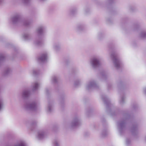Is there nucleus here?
Returning <instances> with one entry per match:
<instances>
[{
	"label": "nucleus",
	"instance_id": "obj_30",
	"mask_svg": "<svg viewBox=\"0 0 146 146\" xmlns=\"http://www.w3.org/2000/svg\"><path fill=\"white\" fill-rule=\"evenodd\" d=\"M33 74L35 75H37L38 73V71L36 70H34L33 71Z\"/></svg>",
	"mask_w": 146,
	"mask_h": 146
},
{
	"label": "nucleus",
	"instance_id": "obj_12",
	"mask_svg": "<svg viewBox=\"0 0 146 146\" xmlns=\"http://www.w3.org/2000/svg\"><path fill=\"white\" fill-rule=\"evenodd\" d=\"M39 86V84L36 82L33 83L31 86V89L33 91H37Z\"/></svg>",
	"mask_w": 146,
	"mask_h": 146
},
{
	"label": "nucleus",
	"instance_id": "obj_20",
	"mask_svg": "<svg viewBox=\"0 0 146 146\" xmlns=\"http://www.w3.org/2000/svg\"><path fill=\"white\" fill-rule=\"evenodd\" d=\"M140 36L142 38H146V31H142L140 34Z\"/></svg>",
	"mask_w": 146,
	"mask_h": 146
},
{
	"label": "nucleus",
	"instance_id": "obj_32",
	"mask_svg": "<svg viewBox=\"0 0 146 146\" xmlns=\"http://www.w3.org/2000/svg\"><path fill=\"white\" fill-rule=\"evenodd\" d=\"M112 88V85L111 84H109L108 86V90L111 89Z\"/></svg>",
	"mask_w": 146,
	"mask_h": 146
},
{
	"label": "nucleus",
	"instance_id": "obj_5",
	"mask_svg": "<svg viewBox=\"0 0 146 146\" xmlns=\"http://www.w3.org/2000/svg\"><path fill=\"white\" fill-rule=\"evenodd\" d=\"M80 119L78 116H76L73 119L70 125V127L74 128L79 126L80 124Z\"/></svg>",
	"mask_w": 146,
	"mask_h": 146
},
{
	"label": "nucleus",
	"instance_id": "obj_23",
	"mask_svg": "<svg viewBox=\"0 0 146 146\" xmlns=\"http://www.w3.org/2000/svg\"><path fill=\"white\" fill-rule=\"evenodd\" d=\"M108 133V132L107 130H103L102 132L101 136L102 137H104L107 135Z\"/></svg>",
	"mask_w": 146,
	"mask_h": 146
},
{
	"label": "nucleus",
	"instance_id": "obj_22",
	"mask_svg": "<svg viewBox=\"0 0 146 146\" xmlns=\"http://www.w3.org/2000/svg\"><path fill=\"white\" fill-rule=\"evenodd\" d=\"M54 146H59L60 145V141L59 139H55L53 142Z\"/></svg>",
	"mask_w": 146,
	"mask_h": 146
},
{
	"label": "nucleus",
	"instance_id": "obj_31",
	"mask_svg": "<svg viewBox=\"0 0 146 146\" xmlns=\"http://www.w3.org/2000/svg\"><path fill=\"white\" fill-rule=\"evenodd\" d=\"M31 0H23V2L25 4H27L29 3Z\"/></svg>",
	"mask_w": 146,
	"mask_h": 146
},
{
	"label": "nucleus",
	"instance_id": "obj_16",
	"mask_svg": "<svg viewBox=\"0 0 146 146\" xmlns=\"http://www.w3.org/2000/svg\"><path fill=\"white\" fill-rule=\"evenodd\" d=\"M131 131L133 135H135L138 132L137 128L136 125L134 126L132 128Z\"/></svg>",
	"mask_w": 146,
	"mask_h": 146
},
{
	"label": "nucleus",
	"instance_id": "obj_9",
	"mask_svg": "<svg viewBox=\"0 0 146 146\" xmlns=\"http://www.w3.org/2000/svg\"><path fill=\"white\" fill-rule=\"evenodd\" d=\"M47 135V133L44 131H40L37 133V137L39 140L45 138Z\"/></svg>",
	"mask_w": 146,
	"mask_h": 146
},
{
	"label": "nucleus",
	"instance_id": "obj_27",
	"mask_svg": "<svg viewBox=\"0 0 146 146\" xmlns=\"http://www.w3.org/2000/svg\"><path fill=\"white\" fill-rule=\"evenodd\" d=\"M80 81L78 80L75 82L74 85L75 86H76L80 84Z\"/></svg>",
	"mask_w": 146,
	"mask_h": 146
},
{
	"label": "nucleus",
	"instance_id": "obj_2",
	"mask_svg": "<svg viewBox=\"0 0 146 146\" xmlns=\"http://www.w3.org/2000/svg\"><path fill=\"white\" fill-rule=\"evenodd\" d=\"M110 56L115 68L117 69L120 68L122 64L118 57L117 53L114 51H113L111 54Z\"/></svg>",
	"mask_w": 146,
	"mask_h": 146
},
{
	"label": "nucleus",
	"instance_id": "obj_3",
	"mask_svg": "<svg viewBox=\"0 0 146 146\" xmlns=\"http://www.w3.org/2000/svg\"><path fill=\"white\" fill-rule=\"evenodd\" d=\"M38 107V105L35 102L26 103L24 106V108L27 110L35 111Z\"/></svg>",
	"mask_w": 146,
	"mask_h": 146
},
{
	"label": "nucleus",
	"instance_id": "obj_36",
	"mask_svg": "<svg viewBox=\"0 0 146 146\" xmlns=\"http://www.w3.org/2000/svg\"><path fill=\"white\" fill-rule=\"evenodd\" d=\"M138 27H139V26L138 25H136L135 26V28H136V29Z\"/></svg>",
	"mask_w": 146,
	"mask_h": 146
},
{
	"label": "nucleus",
	"instance_id": "obj_8",
	"mask_svg": "<svg viewBox=\"0 0 146 146\" xmlns=\"http://www.w3.org/2000/svg\"><path fill=\"white\" fill-rule=\"evenodd\" d=\"M46 27L44 25H40L37 29L36 32L40 36H42L44 34L46 30Z\"/></svg>",
	"mask_w": 146,
	"mask_h": 146
},
{
	"label": "nucleus",
	"instance_id": "obj_15",
	"mask_svg": "<svg viewBox=\"0 0 146 146\" xmlns=\"http://www.w3.org/2000/svg\"><path fill=\"white\" fill-rule=\"evenodd\" d=\"M102 98L104 103L107 104V106L109 105L110 104V102L108 99L105 96H102Z\"/></svg>",
	"mask_w": 146,
	"mask_h": 146
},
{
	"label": "nucleus",
	"instance_id": "obj_34",
	"mask_svg": "<svg viewBox=\"0 0 146 146\" xmlns=\"http://www.w3.org/2000/svg\"><path fill=\"white\" fill-rule=\"evenodd\" d=\"M143 91L145 94H146V88H143Z\"/></svg>",
	"mask_w": 146,
	"mask_h": 146
},
{
	"label": "nucleus",
	"instance_id": "obj_1",
	"mask_svg": "<svg viewBox=\"0 0 146 146\" xmlns=\"http://www.w3.org/2000/svg\"><path fill=\"white\" fill-rule=\"evenodd\" d=\"M12 23L13 25H17L21 24L26 26H29L31 25V21L25 20H22L21 15L17 14L14 15L11 18Z\"/></svg>",
	"mask_w": 146,
	"mask_h": 146
},
{
	"label": "nucleus",
	"instance_id": "obj_17",
	"mask_svg": "<svg viewBox=\"0 0 146 146\" xmlns=\"http://www.w3.org/2000/svg\"><path fill=\"white\" fill-rule=\"evenodd\" d=\"M12 72V70L10 68H6L4 72V74L5 76L9 74Z\"/></svg>",
	"mask_w": 146,
	"mask_h": 146
},
{
	"label": "nucleus",
	"instance_id": "obj_25",
	"mask_svg": "<svg viewBox=\"0 0 146 146\" xmlns=\"http://www.w3.org/2000/svg\"><path fill=\"white\" fill-rule=\"evenodd\" d=\"M125 97L124 96L121 97V100H120L119 103L121 104H122L125 102Z\"/></svg>",
	"mask_w": 146,
	"mask_h": 146
},
{
	"label": "nucleus",
	"instance_id": "obj_4",
	"mask_svg": "<svg viewBox=\"0 0 146 146\" xmlns=\"http://www.w3.org/2000/svg\"><path fill=\"white\" fill-rule=\"evenodd\" d=\"M90 63L93 68H97L101 65L100 58H99L94 57L91 60Z\"/></svg>",
	"mask_w": 146,
	"mask_h": 146
},
{
	"label": "nucleus",
	"instance_id": "obj_6",
	"mask_svg": "<svg viewBox=\"0 0 146 146\" xmlns=\"http://www.w3.org/2000/svg\"><path fill=\"white\" fill-rule=\"evenodd\" d=\"M98 86L96 82L94 80L89 81L86 84V89L88 90H90L94 88H96Z\"/></svg>",
	"mask_w": 146,
	"mask_h": 146
},
{
	"label": "nucleus",
	"instance_id": "obj_21",
	"mask_svg": "<svg viewBox=\"0 0 146 146\" xmlns=\"http://www.w3.org/2000/svg\"><path fill=\"white\" fill-rule=\"evenodd\" d=\"M58 80V78L56 76H53L51 78V82H52L55 84L57 83Z\"/></svg>",
	"mask_w": 146,
	"mask_h": 146
},
{
	"label": "nucleus",
	"instance_id": "obj_19",
	"mask_svg": "<svg viewBox=\"0 0 146 146\" xmlns=\"http://www.w3.org/2000/svg\"><path fill=\"white\" fill-rule=\"evenodd\" d=\"M34 44L37 46H40L42 45V42L40 40H37L34 42Z\"/></svg>",
	"mask_w": 146,
	"mask_h": 146
},
{
	"label": "nucleus",
	"instance_id": "obj_37",
	"mask_svg": "<svg viewBox=\"0 0 146 146\" xmlns=\"http://www.w3.org/2000/svg\"><path fill=\"white\" fill-rule=\"evenodd\" d=\"M145 140L146 142V136L145 137Z\"/></svg>",
	"mask_w": 146,
	"mask_h": 146
},
{
	"label": "nucleus",
	"instance_id": "obj_11",
	"mask_svg": "<svg viewBox=\"0 0 146 146\" xmlns=\"http://www.w3.org/2000/svg\"><path fill=\"white\" fill-rule=\"evenodd\" d=\"M30 94L29 91L27 90H25L23 91L22 93V97L23 98H27L29 96Z\"/></svg>",
	"mask_w": 146,
	"mask_h": 146
},
{
	"label": "nucleus",
	"instance_id": "obj_26",
	"mask_svg": "<svg viewBox=\"0 0 146 146\" xmlns=\"http://www.w3.org/2000/svg\"><path fill=\"white\" fill-rule=\"evenodd\" d=\"M83 28V26L82 25H79L77 26V29L78 31H80L82 30Z\"/></svg>",
	"mask_w": 146,
	"mask_h": 146
},
{
	"label": "nucleus",
	"instance_id": "obj_38",
	"mask_svg": "<svg viewBox=\"0 0 146 146\" xmlns=\"http://www.w3.org/2000/svg\"><path fill=\"white\" fill-rule=\"evenodd\" d=\"M3 0H0V3H1L2 1Z\"/></svg>",
	"mask_w": 146,
	"mask_h": 146
},
{
	"label": "nucleus",
	"instance_id": "obj_7",
	"mask_svg": "<svg viewBox=\"0 0 146 146\" xmlns=\"http://www.w3.org/2000/svg\"><path fill=\"white\" fill-rule=\"evenodd\" d=\"M125 120L123 119L117 123V126L118 130L121 134L125 128Z\"/></svg>",
	"mask_w": 146,
	"mask_h": 146
},
{
	"label": "nucleus",
	"instance_id": "obj_10",
	"mask_svg": "<svg viewBox=\"0 0 146 146\" xmlns=\"http://www.w3.org/2000/svg\"><path fill=\"white\" fill-rule=\"evenodd\" d=\"M47 59V54L46 53L42 54L38 58V60L39 61L42 62H45Z\"/></svg>",
	"mask_w": 146,
	"mask_h": 146
},
{
	"label": "nucleus",
	"instance_id": "obj_35",
	"mask_svg": "<svg viewBox=\"0 0 146 146\" xmlns=\"http://www.w3.org/2000/svg\"><path fill=\"white\" fill-rule=\"evenodd\" d=\"M49 90H48V89H46V94H48V92Z\"/></svg>",
	"mask_w": 146,
	"mask_h": 146
},
{
	"label": "nucleus",
	"instance_id": "obj_24",
	"mask_svg": "<svg viewBox=\"0 0 146 146\" xmlns=\"http://www.w3.org/2000/svg\"><path fill=\"white\" fill-rule=\"evenodd\" d=\"M23 37L25 40H28L30 39V36L28 34L25 33L24 34Z\"/></svg>",
	"mask_w": 146,
	"mask_h": 146
},
{
	"label": "nucleus",
	"instance_id": "obj_18",
	"mask_svg": "<svg viewBox=\"0 0 146 146\" xmlns=\"http://www.w3.org/2000/svg\"><path fill=\"white\" fill-rule=\"evenodd\" d=\"M54 49L56 51H58L60 49V45L58 43H55L53 45Z\"/></svg>",
	"mask_w": 146,
	"mask_h": 146
},
{
	"label": "nucleus",
	"instance_id": "obj_29",
	"mask_svg": "<svg viewBox=\"0 0 146 146\" xmlns=\"http://www.w3.org/2000/svg\"><path fill=\"white\" fill-rule=\"evenodd\" d=\"M131 143V141L129 139H127L126 140V144L127 146H129Z\"/></svg>",
	"mask_w": 146,
	"mask_h": 146
},
{
	"label": "nucleus",
	"instance_id": "obj_13",
	"mask_svg": "<svg viewBox=\"0 0 146 146\" xmlns=\"http://www.w3.org/2000/svg\"><path fill=\"white\" fill-rule=\"evenodd\" d=\"M53 110L52 103L51 102H49L46 110L47 112L49 113H50Z\"/></svg>",
	"mask_w": 146,
	"mask_h": 146
},
{
	"label": "nucleus",
	"instance_id": "obj_33",
	"mask_svg": "<svg viewBox=\"0 0 146 146\" xmlns=\"http://www.w3.org/2000/svg\"><path fill=\"white\" fill-rule=\"evenodd\" d=\"M76 10L75 9H72L70 11V14H73L74 13V12H75Z\"/></svg>",
	"mask_w": 146,
	"mask_h": 146
},
{
	"label": "nucleus",
	"instance_id": "obj_14",
	"mask_svg": "<svg viewBox=\"0 0 146 146\" xmlns=\"http://www.w3.org/2000/svg\"><path fill=\"white\" fill-rule=\"evenodd\" d=\"M4 100L3 97L0 96V111L4 108Z\"/></svg>",
	"mask_w": 146,
	"mask_h": 146
},
{
	"label": "nucleus",
	"instance_id": "obj_28",
	"mask_svg": "<svg viewBox=\"0 0 146 146\" xmlns=\"http://www.w3.org/2000/svg\"><path fill=\"white\" fill-rule=\"evenodd\" d=\"M101 74L102 77V78H106L107 76L106 73L105 72L102 73Z\"/></svg>",
	"mask_w": 146,
	"mask_h": 146
},
{
	"label": "nucleus",
	"instance_id": "obj_39",
	"mask_svg": "<svg viewBox=\"0 0 146 146\" xmlns=\"http://www.w3.org/2000/svg\"><path fill=\"white\" fill-rule=\"evenodd\" d=\"M110 0V1H112V0Z\"/></svg>",
	"mask_w": 146,
	"mask_h": 146
}]
</instances>
